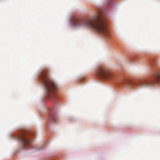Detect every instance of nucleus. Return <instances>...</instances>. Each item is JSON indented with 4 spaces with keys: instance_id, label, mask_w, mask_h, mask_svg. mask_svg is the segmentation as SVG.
Instances as JSON below:
<instances>
[{
    "instance_id": "obj_1",
    "label": "nucleus",
    "mask_w": 160,
    "mask_h": 160,
    "mask_svg": "<svg viewBox=\"0 0 160 160\" xmlns=\"http://www.w3.org/2000/svg\"><path fill=\"white\" fill-rule=\"evenodd\" d=\"M71 23L75 27L85 26L98 32L106 38L109 37L108 28L102 15V11L99 10L96 14L90 18L82 20L78 17H73L71 19Z\"/></svg>"
},
{
    "instance_id": "obj_9",
    "label": "nucleus",
    "mask_w": 160,
    "mask_h": 160,
    "mask_svg": "<svg viewBox=\"0 0 160 160\" xmlns=\"http://www.w3.org/2000/svg\"><path fill=\"white\" fill-rule=\"evenodd\" d=\"M155 78H156L157 80V79H158V80H159V79H160V77L159 76H158V75H156V76Z\"/></svg>"
},
{
    "instance_id": "obj_8",
    "label": "nucleus",
    "mask_w": 160,
    "mask_h": 160,
    "mask_svg": "<svg viewBox=\"0 0 160 160\" xmlns=\"http://www.w3.org/2000/svg\"><path fill=\"white\" fill-rule=\"evenodd\" d=\"M113 1V0H107V4L109 5H111L112 4Z\"/></svg>"
},
{
    "instance_id": "obj_4",
    "label": "nucleus",
    "mask_w": 160,
    "mask_h": 160,
    "mask_svg": "<svg viewBox=\"0 0 160 160\" xmlns=\"http://www.w3.org/2000/svg\"><path fill=\"white\" fill-rule=\"evenodd\" d=\"M18 139L22 142L23 146L25 149H27L31 148L32 142L30 141V138L27 135L22 134L18 137Z\"/></svg>"
},
{
    "instance_id": "obj_7",
    "label": "nucleus",
    "mask_w": 160,
    "mask_h": 160,
    "mask_svg": "<svg viewBox=\"0 0 160 160\" xmlns=\"http://www.w3.org/2000/svg\"><path fill=\"white\" fill-rule=\"evenodd\" d=\"M129 82L126 79L122 80L121 81V83L124 84H129Z\"/></svg>"
},
{
    "instance_id": "obj_2",
    "label": "nucleus",
    "mask_w": 160,
    "mask_h": 160,
    "mask_svg": "<svg viewBox=\"0 0 160 160\" xmlns=\"http://www.w3.org/2000/svg\"><path fill=\"white\" fill-rule=\"evenodd\" d=\"M39 78L46 89L48 97L52 99L56 97V92L58 88L57 83L52 80L49 75L47 70L42 71L40 73Z\"/></svg>"
},
{
    "instance_id": "obj_10",
    "label": "nucleus",
    "mask_w": 160,
    "mask_h": 160,
    "mask_svg": "<svg viewBox=\"0 0 160 160\" xmlns=\"http://www.w3.org/2000/svg\"><path fill=\"white\" fill-rule=\"evenodd\" d=\"M157 80V82H160V81H160V79H159V80H158V79Z\"/></svg>"
},
{
    "instance_id": "obj_6",
    "label": "nucleus",
    "mask_w": 160,
    "mask_h": 160,
    "mask_svg": "<svg viewBox=\"0 0 160 160\" xmlns=\"http://www.w3.org/2000/svg\"><path fill=\"white\" fill-rule=\"evenodd\" d=\"M50 118L51 120L55 121L57 120V117L55 114L53 113L50 115Z\"/></svg>"
},
{
    "instance_id": "obj_11",
    "label": "nucleus",
    "mask_w": 160,
    "mask_h": 160,
    "mask_svg": "<svg viewBox=\"0 0 160 160\" xmlns=\"http://www.w3.org/2000/svg\"><path fill=\"white\" fill-rule=\"evenodd\" d=\"M157 80V82H160V81H160V79H159V80H158V79Z\"/></svg>"
},
{
    "instance_id": "obj_5",
    "label": "nucleus",
    "mask_w": 160,
    "mask_h": 160,
    "mask_svg": "<svg viewBox=\"0 0 160 160\" xmlns=\"http://www.w3.org/2000/svg\"><path fill=\"white\" fill-rule=\"evenodd\" d=\"M156 83V81L153 80L150 81L145 80L140 81L139 82L134 83L133 84L138 88H142L149 87L154 84Z\"/></svg>"
},
{
    "instance_id": "obj_3",
    "label": "nucleus",
    "mask_w": 160,
    "mask_h": 160,
    "mask_svg": "<svg viewBox=\"0 0 160 160\" xmlns=\"http://www.w3.org/2000/svg\"><path fill=\"white\" fill-rule=\"evenodd\" d=\"M97 75L98 77L108 80H111L112 75L105 67L99 68L97 72Z\"/></svg>"
}]
</instances>
